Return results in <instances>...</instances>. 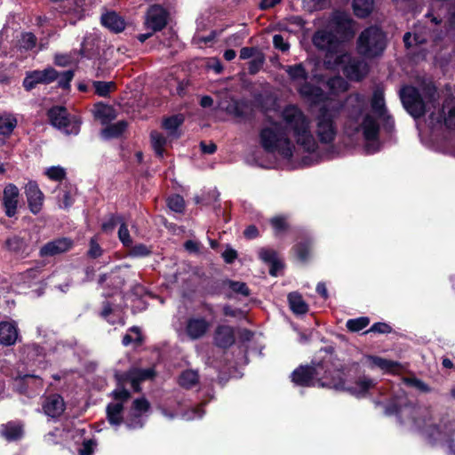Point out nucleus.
Wrapping results in <instances>:
<instances>
[{"instance_id": "2eb2a0df", "label": "nucleus", "mask_w": 455, "mask_h": 455, "mask_svg": "<svg viewBox=\"0 0 455 455\" xmlns=\"http://www.w3.org/2000/svg\"><path fill=\"white\" fill-rule=\"evenodd\" d=\"M56 78L57 72L52 68H47L44 70H34L27 74L23 81V86L27 91H30L38 84H49Z\"/></svg>"}, {"instance_id": "1a4fd4ad", "label": "nucleus", "mask_w": 455, "mask_h": 455, "mask_svg": "<svg viewBox=\"0 0 455 455\" xmlns=\"http://www.w3.org/2000/svg\"><path fill=\"white\" fill-rule=\"evenodd\" d=\"M51 124L66 134H78L81 120L76 116H69L63 107H53L48 111Z\"/></svg>"}, {"instance_id": "e2e57ef3", "label": "nucleus", "mask_w": 455, "mask_h": 455, "mask_svg": "<svg viewBox=\"0 0 455 455\" xmlns=\"http://www.w3.org/2000/svg\"><path fill=\"white\" fill-rule=\"evenodd\" d=\"M369 331L388 333L391 331V327L385 323H376L371 327Z\"/></svg>"}, {"instance_id": "393cba45", "label": "nucleus", "mask_w": 455, "mask_h": 455, "mask_svg": "<svg viewBox=\"0 0 455 455\" xmlns=\"http://www.w3.org/2000/svg\"><path fill=\"white\" fill-rule=\"evenodd\" d=\"M18 339V330L14 323H0V343L4 346L13 345Z\"/></svg>"}, {"instance_id": "a18cd8bd", "label": "nucleus", "mask_w": 455, "mask_h": 455, "mask_svg": "<svg viewBox=\"0 0 455 455\" xmlns=\"http://www.w3.org/2000/svg\"><path fill=\"white\" fill-rule=\"evenodd\" d=\"M118 238L124 247H131L132 245V240L130 235L127 225L125 222H122L118 229Z\"/></svg>"}, {"instance_id": "4c0bfd02", "label": "nucleus", "mask_w": 455, "mask_h": 455, "mask_svg": "<svg viewBox=\"0 0 455 455\" xmlns=\"http://www.w3.org/2000/svg\"><path fill=\"white\" fill-rule=\"evenodd\" d=\"M7 249L14 253L21 254L27 248L26 241L20 236H12L5 242Z\"/></svg>"}, {"instance_id": "79ce46f5", "label": "nucleus", "mask_w": 455, "mask_h": 455, "mask_svg": "<svg viewBox=\"0 0 455 455\" xmlns=\"http://www.w3.org/2000/svg\"><path fill=\"white\" fill-rule=\"evenodd\" d=\"M368 317H359L355 319H349L346 326L350 331H359L369 324Z\"/></svg>"}, {"instance_id": "c85d7f7f", "label": "nucleus", "mask_w": 455, "mask_h": 455, "mask_svg": "<svg viewBox=\"0 0 455 455\" xmlns=\"http://www.w3.org/2000/svg\"><path fill=\"white\" fill-rule=\"evenodd\" d=\"M0 434L8 441L17 440L22 436V426L19 422H8L1 426Z\"/></svg>"}, {"instance_id": "58836bf2", "label": "nucleus", "mask_w": 455, "mask_h": 455, "mask_svg": "<svg viewBox=\"0 0 455 455\" xmlns=\"http://www.w3.org/2000/svg\"><path fill=\"white\" fill-rule=\"evenodd\" d=\"M36 45V37L31 32H24L20 34L19 39V46L25 51H30Z\"/></svg>"}, {"instance_id": "b1692460", "label": "nucleus", "mask_w": 455, "mask_h": 455, "mask_svg": "<svg viewBox=\"0 0 455 455\" xmlns=\"http://www.w3.org/2000/svg\"><path fill=\"white\" fill-rule=\"evenodd\" d=\"M259 259L270 266L269 274L276 276L283 267V264L278 258L275 251L267 248H261L259 251Z\"/></svg>"}, {"instance_id": "13d9d810", "label": "nucleus", "mask_w": 455, "mask_h": 455, "mask_svg": "<svg viewBox=\"0 0 455 455\" xmlns=\"http://www.w3.org/2000/svg\"><path fill=\"white\" fill-rule=\"evenodd\" d=\"M130 331L132 332H134L136 336L133 338V337H132L131 334H125L123 338V341H122L123 344L124 346H128L133 341H137L138 343H140L141 339H140V329L138 327H132V328H131Z\"/></svg>"}, {"instance_id": "9d476101", "label": "nucleus", "mask_w": 455, "mask_h": 455, "mask_svg": "<svg viewBox=\"0 0 455 455\" xmlns=\"http://www.w3.org/2000/svg\"><path fill=\"white\" fill-rule=\"evenodd\" d=\"M313 44L318 50L325 52V60H331L333 57L335 59L337 55L341 53L339 50L340 44L337 36L326 29H321L315 33Z\"/></svg>"}, {"instance_id": "0eeeda50", "label": "nucleus", "mask_w": 455, "mask_h": 455, "mask_svg": "<svg viewBox=\"0 0 455 455\" xmlns=\"http://www.w3.org/2000/svg\"><path fill=\"white\" fill-rule=\"evenodd\" d=\"M386 46V36L378 27L365 28L357 39V51L366 58L381 55Z\"/></svg>"}, {"instance_id": "4be33fe9", "label": "nucleus", "mask_w": 455, "mask_h": 455, "mask_svg": "<svg viewBox=\"0 0 455 455\" xmlns=\"http://www.w3.org/2000/svg\"><path fill=\"white\" fill-rule=\"evenodd\" d=\"M44 413L51 418L60 417L65 410V403L60 395H49L43 405Z\"/></svg>"}, {"instance_id": "f257e3e1", "label": "nucleus", "mask_w": 455, "mask_h": 455, "mask_svg": "<svg viewBox=\"0 0 455 455\" xmlns=\"http://www.w3.org/2000/svg\"><path fill=\"white\" fill-rule=\"evenodd\" d=\"M371 107L373 115L368 111L367 97L360 93L348 95L344 103L325 102L315 116V132L319 142L324 145L334 142L339 131L338 119L341 110L344 109L346 134L355 140H362L367 154L379 151V124L377 118L385 120L387 117L381 89L374 90Z\"/></svg>"}, {"instance_id": "412c9836", "label": "nucleus", "mask_w": 455, "mask_h": 455, "mask_svg": "<svg viewBox=\"0 0 455 455\" xmlns=\"http://www.w3.org/2000/svg\"><path fill=\"white\" fill-rule=\"evenodd\" d=\"M300 96L311 104H318L326 100V93L318 86H315L307 81L299 88Z\"/></svg>"}, {"instance_id": "774afa93", "label": "nucleus", "mask_w": 455, "mask_h": 455, "mask_svg": "<svg viewBox=\"0 0 455 455\" xmlns=\"http://www.w3.org/2000/svg\"><path fill=\"white\" fill-rule=\"evenodd\" d=\"M200 147L202 151L205 154H213L217 149V146L212 142L208 144L205 142H201Z\"/></svg>"}, {"instance_id": "7c9ffc66", "label": "nucleus", "mask_w": 455, "mask_h": 455, "mask_svg": "<svg viewBox=\"0 0 455 455\" xmlns=\"http://www.w3.org/2000/svg\"><path fill=\"white\" fill-rule=\"evenodd\" d=\"M288 301L291 311L296 315H304L308 311V306L298 292H291Z\"/></svg>"}, {"instance_id": "e433bc0d", "label": "nucleus", "mask_w": 455, "mask_h": 455, "mask_svg": "<svg viewBox=\"0 0 455 455\" xmlns=\"http://www.w3.org/2000/svg\"><path fill=\"white\" fill-rule=\"evenodd\" d=\"M184 119L181 115L172 116L164 119L163 123L164 128L169 132L170 135L177 137V130L183 123Z\"/></svg>"}, {"instance_id": "f3484780", "label": "nucleus", "mask_w": 455, "mask_h": 455, "mask_svg": "<svg viewBox=\"0 0 455 455\" xmlns=\"http://www.w3.org/2000/svg\"><path fill=\"white\" fill-rule=\"evenodd\" d=\"M19 196L20 190L16 185L9 183L4 187L2 205L7 217L12 218L17 213Z\"/></svg>"}, {"instance_id": "aec40b11", "label": "nucleus", "mask_w": 455, "mask_h": 455, "mask_svg": "<svg viewBox=\"0 0 455 455\" xmlns=\"http://www.w3.org/2000/svg\"><path fill=\"white\" fill-rule=\"evenodd\" d=\"M73 242L66 237L58 238L46 243L41 247L39 254L41 257H52L68 251L72 248Z\"/></svg>"}, {"instance_id": "5fc2aeb1", "label": "nucleus", "mask_w": 455, "mask_h": 455, "mask_svg": "<svg viewBox=\"0 0 455 455\" xmlns=\"http://www.w3.org/2000/svg\"><path fill=\"white\" fill-rule=\"evenodd\" d=\"M204 411L201 408V406L192 408L191 410L184 412L182 414V419L185 420H193L196 419H200L203 417Z\"/></svg>"}, {"instance_id": "5701e85b", "label": "nucleus", "mask_w": 455, "mask_h": 455, "mask_svg": "<svg viewBox=\"0 0 455 455\" xmlns=\"http://www.w3.org/2000/svg\"><path fill=\"white\" fill-rule=\"evenodd\" d=\"M235 331L228 325H219L214 332V343L220 347H229L235 343Z\"/></svg>"}, {"instance_id": "6ab92c4d", "label": "nucleus", "mask_w": 455, "mask_h": 455, "mask_svg": "<svg viewBox=\"0 0 455 455\" xmlns=\"http://www.w3.org/2000/svg\"><path fill=\"white\" fill-rule=\"evenodd\" d=\"M210 326V322L204 317H190L186 323L185 331L189 339L195 340L204 337Z\"/></svg>"}, {"instance_id": "c9c22d12", "label": "nucleus", "mask_w": 455, "mask_h": 455, "mask_svg": "<svg viewBox=\"0 0 455 455\" xmlns=\"http://www.w3.org/2000/svg\"><path fill=\"white\" fill-rule=\"evenodd\" d=\"M198 373L193 370H186L179 378V384L185 388H191L198 383Z\"/></svg>"}, {"instance_id": "6e6d98bb", "label": "nucleus", "mask_w": 455, "mask_h": 455, "mask_svg": "<svg viewBox=\"0 0 455 455\" xmlns=\"http://www.w3.org/2000/svg\"><path fill=\"white\" fill-rule=\"evenodd\" d=\"M96 445V442L92 439L84 441L79 449V455H92Z\"/></svg>"}, {"instance_id": "4d7b16f0", "label": "nucleus", "mask_w": 455, "mask_h": 455, "mask_svg": "<svg viewBox=\"0 0 455 455\" xmlns=\"http://www.w3.org/2000/svg\"><path fill=\"white\" fill-rule=\"evenodd\" d=\"M403 384L405 386H408V387H416L417 389H419L421 391H428V387L427 386L422 382L421 380L418 379H415V378H412V379H403Z\"/></svg>"}, {"instance_id": "0e129e2a", "label": "nucleus", "mask_w": 455, "mask_h": 455, "mask_svg": "<svg viewBox=\"0 0 455 455\" xmlns=\"http://www.w3.org/2000/svg\"><path fill=\"white\" fill-rule=\"evenodd\" d=\"M257 52H259L256 48L243 47L240 51V58L242 60L252 59Z\"/></svg>"}, {"instance_id": "9b49d317", "label": "nucleus", "mask_w": 455, "mask_h": 455, "mask_svg": "<svg viewBox=\"0 0 455 455\" xmlns=\"http://www.w3.org/2000/svg\"><path fill=\"white\" fill-rule=\"evenodd\" d=\"M375 385L376 381L366 376L358 377L354 383L345 379H339V382H331V387L337 390L347 391L356 397L365 396Z\"/></svg>"}, {"instance_id": "cd10ccee", "label": "nucleus", "mask_w": 455, "mask_h": 455, "mask_svg": "<svg viewBox=\"0 0 455 455\" xmlns=\"http://www.w3.org/2000/svg\"><path fill=\"white\" fill-rule=\"evenodd\" d=\"M283 68L285 72L288 74L290 79L294 83L303 84L307 81L308 77V73L307 72L302 63L288 65L285 66Z\"/></svg>"}, {"instance_id": "69168bd1", "label": "nucleus", "mask_w": 455, "mask_h": 455, "mask_svg": "<svg viewBox=\"0 0 455 455\" xmlns=\"http://www.w3.org/2000/svg\"><path fill=\"white\" fill-rule=\"evenodd\" d=\"M222 256L227 263H232L236 259L237 252L232 248H228L223 251Z\"/></svg>"}, {"instance_id": "423d86ee", "label": "nucleus", "mask_w": 455, "mask_h": 455, "mask_svg": "<svg viewBox=\"0 0 455 455\" xmlns=\"http://www.w3.org/2000/svg\"><path fill=\"white\" fill-rule=\"evenodd\" d=\"M426 91L427 94V102L413 86H404L400 91V98L403 107L414 117L423 116L427 111L428 104L436 100V90L434 86H427Z\"/></svg>"}, {"instance_id": "f704fd0d", "label": "nucleus", "mask_w": 455, "mask_h": 455, "mask_svg": "<svg viewBox=\"0 0 455 455\" xmlns=\"http://www.w3.org/2000/svg\"><path fill=\"white\" fill-rule=\"evenodd\" d=\"M127 127L125 121H119L116 124L108 125L101 131V136L106 139H112L120 136Z\"/></svg>"}, {"instance_id": "f03ea898", "label": "nucleus", "mask_w": 455, "mask_h": 455, "mask_svg": "<svg viewBox=\"0 0 455 455\" xmlns=\"http://www.w3.org/2000/svg\"><path fill=\"white\" fill-rule=\"evenodd\" d=\"M259 142L267 153L283 159L293 156L295 144L304 152L315 154L319 146L311 131V120L297 105L290 104L281 111V121L269 122L259 132Z\"/></svg>"}, {"instance_id": "052dcab7", "label": "nucleus", "mask_w": 455, "mask_h": 455, "mask_svg": "<svg viewBox=\"0 0 455 455\" xmlns=\"http://www.w3.org/2000/svg\"><path fill=\"white\" fill-rule=\"evenodd\" d=\"M425 38H421L419 36H418L417 34H415L413 36H411V33H405V35L403 36V42H404V44L407 46V47H410L412 45V41H415L416 44H422L425 42Z\"/></svg>"}, {"instance_id": "a19ab883", "label": "nucleus", "mask_w": 455, "mask_h": 455, "mask_svg": "<svg viewBox=\"0 0 455 455\" xmlns=\"http://www.w3.org/2000/svg\"><path fill=\"white\" fill-rule=\"evenodd\" d=\"M93 88L95 92L101 97H107L116 88V84L113 82H93Z\"/></svg>"}, {"instance_id": "37998d69", "label": "nucleus", "mask_w": 455, "mask_h": 455, "mask_svg": "<svg viewBox=\"0 0 455 455\" xmlns=\"http://www.w3.org/2000/svg\"><path fill=\"white\" fill-rule=\"evenodd\" d=\"M167 204L168 207L175 212H181L185 208L184 199L179 195L170 196L167 200Z\"/></svg>"}, {"instance_id": "864d4df0", "label": "nucleus", "mask_w": 455, "mask_h": 455, "mask_svg": "<svg viewBox=\"0 0 455 455\" xmlns=\"http://www.w3.org/2000/svg\"><path fill=\"white\" fill-rule=\"evenodd\" d=\"M74 203V196L71 191L64 190L59 196V204L61 208H69Z\"/></svg>"}, {"instance_id": "ea45409f", "label": "nucleus", "mask_w": 455, "mask_h": 455, "mask_svg": "<svg viewBox=\"0 0 455 455\" xmlns=\"http://www.w3.org/2000/svg\"><path fill=\"white\" fill-rule=\"evenodd\" d=\"M151 142L156 154L163 157L164 156V147L166 143V140L164 135L158 132H151Z\"/></svg>"}, {"instance_id": "c756f323", "label": "nucleus", "mask_w": 455, "mask_h": 455, "mask_svg": "<svg viewBox=\"0 0 455 455\" xmlns=\"http://www.w3.org/2000/svg\"><path fill=\"white\" fill-rule=\"evenodd\" d=\"M94 116L102 124H108L116 118V110L108 105L102 103L95 105Z\"/></svg>"}, {"instance_id": "473e14b6", "label": "nucleus", "mask_w": 455, "mask_h": 455, "mask_svg": "<svg viewBox=\"0 0 455 455\" xmlns=\"http://www.w3.org/2000/svg\"><path fill=\"white\" fill-rule=\"evenodd\" d=\"M17 125L16 117L9 113L0 115V134L10 135Z\"/></svg>"}, {"instance_id": "bf43d9fd", "label": "nucleus", "mask_w": 455, "mask_h": 455, "mask_svg": "<svg viewBox=\"0 0 455 455\" xmlns=\"http://www.w3.org/2000/svg\"><path fill=\"white\" fill-rule=\"evenodd\" d=\"M274 46L281 50L282 52H286L289 50V44L286 43L281 35H275L273 37Z\"/></svg>"}, {"instance_id": "a211bd4d", "label": "nucleus", "mask_w": 455, "mask_h": 455, "mask_svg": "<svg viewBox=\"0 0 455 455\" xmlns=\"http://www.w3.org/2000/svg\"><path fill=\"white\" fill-rule=\"evenodd\" d=\"M361 362L371 370L377 368L383 372L395 373L401 370V365L398 362L380 356L364 355Z\"/></svg>"}, {"instance_id": "20e7f679", "label": "nucleus", "mask_w": 455, "mask_h": 455, "mask_svg": "<svg viewBox=\"0 0 455 455\" xmlns=\"http://www.w3.org/2000/svg\"><path fill=\"white\" fill-rule=\"evenodd\" d=\"M155 375L152 368L138 369L132 368L125 373H116V377L119 386L124 383H130L134 391L140 390V382L149 379ZM113 395L116 402L111 403L107 407V418L112 426H119L123 422V402L130 397V393L123 387H118L113 391Z\"/></svg>"}, {"instance_id": "f8f14e48", "label": "nucleus", "mask_w": 455, "mask_h": 455, "mask_svg": "<svg viewBox=\"0 0 455 455\" xmlns=\"http://www.w3.org/2000/svg\"><path fill=\"white\" fill-rule=\"evenodd\" d=\"M429 122L433 127L443 124L449 129H455V98L448 97L436 113L430 114Z\"/></svg>"}, {"instance_id": "680f3d73", "label": "nucleus", "mask_w": 455, "mask_h": 455, "mask_svg": "<svg viewBox=\"0 0 455 455\" xmlns=\"http://www.w3.org/2000/svg\"><path fill=\"white\" fill-rule=\"evenodd\" d=\"M101 248L100 246L97 243V242L94 240V239H92L91 242H90V249L88 251V254L92 257V258H98L101 255Z\"/></svg>"}, {"instance_id": "39448f33", "label": "nucleus", "mask_w": 455, "mask_h": 455, "mask_svg": "<svg viewBox=\"0 0 455 455\" xmlns=\"http://www.w3.org/2000/svg\"><path fill=\"white\" fill-rule=\"evenodd\" d=\"M329 363L330 360H323L319 363L313 362L309 366L299 367L291 374L292 382L302 387H331V382L327 381L329 378H331L328 368Z\"/></svg>"}, {"instance_id": "dca6fc26", "label": "nucleus", "mask_w": 455, "mask_h": 455, "mask_svg": "<svg viewBox=\"0 0 455 455\" xmlns=\"http://www.w3.org/2000/svg\"><path fill=\"white\" fill-rule=\"evenodd\" d=\"M28 206L33 214H38L44 205V196L36 181L30 180L24 187Z\"/></svg>"}, {"instance_id": "4468645a", "label": "nucleus", "mask_w": 455, "mask_h": 455, "mask_svg": "<svg viewBox=\"0 0 455 455\" xmlns=\"http://www.w3.org/2000/svg\"><path fill=\"white\" fill-rule=\"evenodd\" d=\"M168 12L159 4L150 6L146 13L145 27L152 32L162 30L167 24Z\"/></svg>"}, {"instance_id": "3c124183", "label": "nucleus", "mask_w": 455, "mask_h": 455, "mask_svg": "<svg viewBox=\"0 0 455 455\" xmlns=\"http://www.w3.org/2000/svg\"><path fill=\"white\" fill-rule=\"evenodd\" d=\"M129 255L132 257H146L148 256L151 253V251L149 248H148L143 243H139L134 246L129 247Z\"/></svg>"}, {"instance_id": "338daca9", "label": "nucleus", "mask_w": 455, "mask_h": 455, "mask_svg": "<svg viewBox=\"0 0 455 455\" xmlns=\"http://www.w3.org/2000/svg\"><path fill=\"white\" fill-rule=\"evenodd\" d=\"M73 76H74L73 71H71V70L65 71L61 76V78L60 80V84L62 87H68L69 83L72 80Z\"/></svg>"}, {"instance_id": "c03bdc74", "label": "nucleus", "mask_w": 455, "mask_h": 455, "mask_svg": "<svg viewBox=\"0 0 455 455\" xmlns=\"http://www.w3.org/2000/svg\"><path fill=\"white\" fill-rule=\"evenodd\" d=\"M124 222V219L120 215H110L109 218L102 223V230L106 233H111L116 227Z\"/></svg>"}, {"instance_id": "2f4dec72", "label": "nucleus", "mask_w": 455, "mask_h": 455, "mask_svg": "<svg viewBox=\"0 0 455 455\" xmlns=\"http://www.w3.org/2000/svg\"><path fill=\"white\" fill-rule=\"evenodd\" d=\"M329 93L331 95H339L348 89L347 82L341 76H333L326 82Z\"/></svg>"}, {"instance_id": "a878e982", "label": "nucleus", "mask_w": 455, "mask_h": 455, "mask_svg": "<svg viewBox=\"0 0 455 455\" xmlns=\"http://www.w3.org/2000/svg\"><path fill=\"white\" fill-rule=\"evenodd\" d=\"M101 23L114 33H120L125 28L124 20L115 12H108L101 16Z\"/></svg>"}, {"instance_id": "bb28decb", "label": "nucleus", "mask_w": 455, "mask_h": 455, "mask_svg": "<svg viewBox=\"0 0 455 455\" xmlns=\"http://www.w3.org/2000/svg\"><path fill=\"white\" fill-rule=\"evenodd\" d=\"M100 41L95 34L86 35L81 47V53L84 57L92 59L99 55Z\"/></svg>"}, {"instance_id": "09e8293b", "label": "nucleus", "mask_w": 455, "mask_h": 455, "mask_svg": "<svg viewBox=\"0 0 455 455\" xmlns=\"http://www.w3.org/2000/svg\"><path fill=\"white\" fill-rule=\"evenodd\" d=\"M264 62L265 57L263 53L257 52L254 58H252L251 60L249 62V73L252 75L258 73L262 68Z\"/></svg>"}, {"instance_id": "de8ad7c7", "label": "nucleus", "mask_w": 455, "mask_h": 455, "mask_svg": "<svg viewBox=\"0 0 455 455\" xmlns=\"http://www.w3.org/2000/svg\"><path fill=\"white\" fill-rule=\"evenodd\" d=\"M271 226L276 235H279L286 230L288 225L283 216H275L270 220Z\"/></svg>"}, {"instance_id": "49530a36", "label": "nucleus", "mask_w": 455, "mask_h": 455, "mask_svg": "<svg viewBox=\"0 0 455 455\" xmlns=\"http://www.w3.org/2000/svg\"><path fill=\"white\" fill-rule=\"evenodd\" d=\"M226 284L235 293L245 297L250 295V290L245 283L228 280Z\"/></svg>"}, {"instance_id": "8fccbe9b", "label": "nucleus", "mask_w": 455, "mask_h": 455, "mask_svg": "<svg viewBox=\"0 0 455 455\" xmlns=\"http://www.w3.org/2000/svg\"><path fill=\"white\" fill-rule=\"evenodd\" d=\"M45 175L52 180L60 181L65 178L66 172L60 166H52L45 171Z\"/></svg>"}, {"instance_id": "6e6552de", "label": "nucleus", "mask_w": 455, "mask_h": 455, "mask_svg": "<svg viewBox=\"0 0 455 455\" xmlns=\"http://www.w3.org/2000/svg\"><path fill=\"white\" fill-rule=\"evenodd\" d=\"M324 63L330 68L341 67L344 74L351 80L359 81L368 73V65L364 60L352 58L347 53H340L333 61L328 60Z\"/></svg>"}, {"instance_id": "603ef678", "label": "nucleus", "mask_w": 455, "mask_h": 455, "mask_svg": "<svg viewBox=\"0 0 455 455\" xmlns=\"http://www.w3.org/2000/svg\"><path fill=\"white\" fill-rule=\"evenodd\" d=\"M295 251L298 256V258L304 261L307 259L309 253H310V243H299L295 246Z\"/></svg>"}, {"instance_id": "ddd939ff", "label": "nucleus", "mask_w": 455, "mask_h": 455, "mask_svg": "<svg viewBox=\"0 0 455 455\" xmlns=\"http://www.w3.org/2000/svg\"><path fill=\"white\" fill-rule=\"evenodd\" d=\"M149 403L145 398L135 399L132 406L124 419L129 429H137L143 427L146 420V414L148 411Z\"/></svg>"}, {"instance_id": "7ed1b4c3", "label": "nucleus", "mask_w": 455, "mask_h": 455, "mask_svg": "<svg viewBox=\"0 0 455 455\" xmlns=\"http://www.w3.org/2000/svg\"><path fill=\"white\" fill-rule=\"evenodd\" d=\"M386 414H395L401 424L420 431L433 444L446 445L455 454V423L443 420L436 423L427 408L412 405L403 395H395Z\"/></svg>"}, {"instance_id": "72a5a7b5", "label": "nucleus", "mask_w": 455, "mask_h": 455, "mask_svg": "<svg viewBox=\"0 0 455 455\" xmlns=\"http://www.w3.org/2000/svg\"><path fill=\"white\" fill-rule=\"evenodd\" d=\"M373 0H354L353 8L355 14L359 18L367 17L373 9Z\"/></svg>"}]
</instances>
